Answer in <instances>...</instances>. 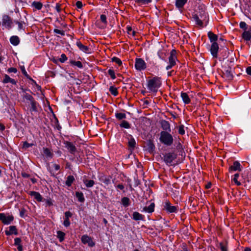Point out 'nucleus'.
<instances>
[{"label": "nucleus", "instance_id": "obj_46", "mask_svg": "<svg viewBox=\"0 0 251 251\" xmlns=\"http://www.w3.org/2000/svg\"><path fill=\"white\" fill-rule=\"evenodd\" d=\"M107 73H108V74L110 76L111 78L112 79H114L116 78V75H115V72L113 70H112L111 69H109L107 71Z\"/></svg>", "mask_w": 251, "mask_h": 251}, {"label": "nucleus", "instance_id": "obj_36", "mask_svg": "<svg viewBox=\"0 0 251 251\" xmlns=\"http://www.w3.org/2000/svg\"><path fill=\"white\" fill-rule=\"evenodd\" d=\"M121 201L125 207H127L129 205L130 200L127 197H124L122 199Z\"/></svg>", "mask_w": 251, "mask_h": 251}, {"label": "nucleus", "instance_id": "obj_45", "mask_svg": "<svg viewBox=\"0 0 251 251\" xmlns=\"http://www.w3.org/2000/svg\"><path fill=\"white\" fill-rule=\"evenodd\" d=\"M111 60L112 62L117 64L119 66H120L122 65V62L121 59L117 57H112Z\"/></svg>", "mask_w": 251, "mask_h": 251}, {"label": "nucleus", "instance_id": "obj_19", "mask_svg": "<svg viewBox=\"0 0 251 251\" xmlns=\"http://www.w3.org/2000/svg\"><path fill=\"white\" fill-rule=\"evenodd\" d=\"M28 194L31 196L34 197V198L38 201H42L43 198L39 192H35V191H29Z\"/></svg>", "mask_w": 251, "mask_h": 251}, {"label": "nucleus", "instance_id": "obj_34", "mask_svg": "<svg viewBox=\"0 0 251 251\" xmlns=\"http://www.w3.org/2000/svg\"><path fill=\"white\" fill-rule=\"evenodd\" d=\"M65 235V234L63 232L61 231H57V237L60 242H62L64 240Z\"/></svg>", "mask_w": 251, "mask_h": 251}, {"label": "nucleus", "instance_id": "obj_50", "mask_svg": "<svg viewBox=\"0 0 251 251\" xmlns=\"http://www.w3.org/2000/svg\"><path fill=\"white\" fill-rule=\"evenodd\" d=\"M244 175H246L247 176L246 181L248 182L251 181V172L247 171L245 172Z\"/></svg>", "mask_w": 251, "mask_h": 251}, {"label": "nucleus", "instance_id": "obj_23", "mask_svg": "<svg viewBox=\"0 0 251 251\" xmlns=\"http://www.w3.org/2000/svg\"><path fill=\"white\" fill-rule=\"evenodd\" d=\"M161 127L164 130L163 131H166L168 132H171V131L170 124L168 121H162L161 122Z\"/></svg>", "mask_w": 251, "mask_h": 251}, {"label": "nucleus", "instance_id": "obj_53", "mask_svg": "<svg viewBox=\"0 0 251 251\" xmlns=\"http://www.w3.org/2000/svg\"><path fill=\"white\" fill-rule=\"evenodd\" d=\"M70 224L71 223L69 219L64 218V221L63 222V225L64 226L68 227L70 226Z\"/></svg>", "mask_w": 251, "mask_h": 251}, {"label": "nucleus", "instance_id": "obj_32", "mask_svg": "<svg viewBox=\"0 0 251 251\" xmlns=\"http://www.w3.org/2000/svg\"><path fill=\"white\" fill-rule=\"evenodd\" d=\"M31 104V108L30 109L31 112H37V102L35 100H32L30 102Z\"/></svg>", "mask_w": 251, "mask_h": 251}, {"label": "nucleus", "instance_id": "obj_44", "mask_svg": "<svg viewBox=\"0 0 251 251\" xmlns=\"http://www.w3.org/2000/svg\"><path fill=\"white\" fill-rule=\"evenodd\" d=\"M22 72L23 74L29 80H31L33 81V80L30 77V76L27 74L24 66H22L21 67Z\"/></svg>", "mask_w": 251, "mask_h": 251}, {"label": "nucleus", "instance_id": "obj_57", "mask_svg": "<svg viewBox=\"0 0 251 251\" xmlns=\"http://www.w3.org/2000/svg\"><path fill=\"white\" fill-rule=\"evenodd\" d=\"M17 71H18L17 69L16 68H14V67L9 68L7 70V72L9 73H14L15 74L17 72Z\"/></svg>", "mask_w": 251, "mask_h": 251}, {"label": "nucleus", "instance_id": "obj_40", "mask_svg": "<svg viewBox=\"0 0 251 251\" xmlns=\"http://www.w3.org/2000/svg\"><path fill=\"white\" fill-rule=\"evenodd\" d=\"M239 177V174L238 173H236L234 175V177L233 178V180L234 183L237 185L240 186L241 185V182L240 181H238V178Z\"/></svg>", "mask_w": 251, "mask_h": 251}, {"label": "nucleus", "instance_id": "obj_29", "mask_svg": "<svg viewBox=\"0 0 251 251\" xmlns=\"http://www.w3.org/2000/svg\"><path fill=\"white\" fill-rule=\"evenodd\" d=\"M75 196L79 202H83L84 201L85 198L82 192H76Z\"/></svg>", "mask_w": 251, "mask_h": 251}, {"label": "nucleus", "instance_id": "obj_5", "mask_svg": "<svg viewBox=\"0 0 251 251\" xmlns=\"http://www.w3.org/2000/svg\"><path fill=\"white\" fill-rule=\"evenodd\" d=\"M14 219V216L12 215H6L4 213H0V221L4 225L11 224Z\"/></svg>", "mask_w": 251, "mask_h": 251}, {"label": "nucleus", "instance_id": "obj_22", "mask_svg": "<svg viewBox=\"0 0 251 251\" xmlns=\"http://www.w3.org/2000/svg\"><path fill=\"white\" fill-rule=\"evenodd\" d=\"M22 240L20 238L17 237L14 239V245L17 247V250L18 251H23V248L21 244Z\"/></svg>", "mask_w": 251, "mask_h": 251}, {"label": "nucleus", "instance_id": "obj_51", "mask_svg": "<svg viewBox=\"0 0 251 251\" xmlns=\"http://www.w3.org/2000/svg\"><path fill=\"white\" fill-rule=\"evenodd\" d=\"M24 97L26 100H29L30 102L34 100L33 97L27 93L25 95Z\"/></svg>", "mask_w": 251, "mask_h": 251}, {"label": "nucleus", "instance_id": "obj_39", "mask_svg": "<svg viewBox=\"0 0 251 251\" xmlns=\"http://www.w3.org/2000/svg\"><path fill=\"white\" fill-rule=\"evenodd\" d=\"M84 183L87 187H92L95 184V181L93 180H84Z\"/></svg>", "mask_w": 251, "mask_h": 251}, {"label": "nucleus", "instance_id": "obj_7", "mask_svg": "<svg viewBox=\"0 0 251 251\" xmlns=\"http://www.w3.org/2000/svg\"><path fill=\"white\" fill-rule=\"evenodd\" d=\"M163 206L164 209L169 213H176L178 208L177 206L171 205V203L168 201L165 202Z\"/></svg>", "mask_w": 251, "mask_h": 251}, {"label": "nucleus", "instance_id": "obj_42", "mask_svg": "<svg viewBox=\"0 0 251 251\" xmlns=\"http://www.w3.org/2000/svg\"><path fill=\"white\" fill-rule=\"evenodd\" d=\"M115 117L117 119L121 120L125 119L126 118V115L124 113H116L115 114Z\"/></svg>", "mask_w": 251, "mask_h": 251}, {"label": "nucleus", "instance_id": "obj_31", "mask_svg": "<svg viewBox=\"0 0 251 251\" xmlns=\"http://www.w3.org/2000/svg\"><path fill=\"white\" fill-rule=\"evenodd\" d=\"M75 180V178L73 176H69L67 177V180L66 181L65 184L68 186H71L73 183V182Z\"/></svg>", "mask_w": 251, "mask_h": 251}, {"label": "nucleus", "instance_id": "obj_58", "mask_svg": "<svg viewBox=\"0 0 251 251\" xmlns=\"http://www.w3.org/2000/svg\"><path fill=\"white\" fill-rule=\"evenodd\" d=\"M53 31L54 33L61 34L62 36L65 35V32L63 30H61L58 29H54Z\"/></svg>", "mask_w": 251, "mask_h": 251}, {"label": "nucleus", "instance_id": "obj_55", "mask_svg": "<svg viewBox=\"0 0 251 251\" xmlns=\"http://www.w3.org/2000/svg\"><path fill=\"white\" fill-rule=\"evenodd\" d=\"M100 21L104 24H107V18L105 15H101L100 17Z\"/></svg>", "mask_w": 251, "mask_h": 251}, {"label": "nucleus", "instance_id": "obj_17", "mask_svg": "<svg viewBox=\"0 0 251 251\" xmlns=\"http://www.w3.org/2000/svg\"><path fill=\"white\" fill-rule=\"evenodd\" d=\"M3 83H10L13 85H16L17 81L13 78H11L8 75L5 74L4 75V78L2 81Z\"/></svg>", "mask_w": 251, "mask_h": 251}, {"label": "nucleus", "instance_id": "obj_24", "mask_svg": "<svg viewBox=\"0 0 251 251\" xmlns=\"http://www.w3.org/2000/svg\"><path fill=\"white\" fill-rule=\"evenodd\" d=\"M193 18L196 22V24L201 27H203V22L205 20H201L198 16L193 15Z\"/></svg>", "mask_w": 251, "mask_h": 251}, {"label": "nucleus", "instance_id": "obj_30", "mask_svg": "<svg viewBox=\"0 0 251 251\" xmlns=\"http://www.w3.org/2000/svg\"><path fill=\"white\" fill-rule=\"evenodd\" d=\"M31 6L36 9L40 10L43 7V4L41 2L34 1L31 4Z\"/></svg>", "mask_w": 251, "mask_h": 251}, {"label": "nucleus", "instance_id": "obj_3", "mask_svg": "<svg viewBox=\"0 0 251 251\" xmlns=\"http://www.w3.org/2000/svg\"><path fill=\"white\" fill-rule=\"evenodd\" d=\"M169 65L166 67L167 70L171 69L176 65V60H177L176 51L175 50H173L170 52L169 57Z\"/></svg>", "mask_w": 251, "mask_h": 251}, {"label": "nucleus", "instance_id": "obj_35", "mask_svg": "<svg viewBox=\"0 0 251 251\" xmlns=\"http://www.w3.org/2000/svg\"><path fill=\"white\" fill-rule=\"evenodd\" d=\"M134 1L140 5H147L151 3L152 0H134Z\"/></svg>", "mask_w": 251, "mask_h": 251}, {"label": "nucleus", "instance_id": "obj_63", "mask_svg": "<svg viewBox=\"0 0 251 251\" xmlns=\"http://www.w3.org/2000/svg\"><path fill=\"white\" fill-rule=\"evenodd\" d=\"M25 209L24 208H22L20 210V215L21 217H24L25 214Z\"/></svg>", "mask_w": 251, "mask_h": 251}, {"label": "nucleus", "instance_id": "obj_15", "mask_svg": "<svg viewBox=\"0 0 251 251\" xmlns=\"http://www.w3.org/2000/svg\"><path fill=\"white\" fill-rule=\"evenodd\" d=\"M5 233L6 235L12 234L18 235V230L15 226H11L9 227V230H5Z\"/></svg>", "mask_w": 251, "mask_h": 251}, {"label": "nucleus", "instance_id": "obj_26", "mask_svg": "<svg viewBox=\"0 0 251 251\" xmlns=\"http://www.w3.org/2000/svg\"><path fill=\"white\" fill-rule=\"evenodd\" d=\"M208 37L212 43L217 42L218 40V36L211 31L208 32Z\"/></svg>", "mask_w": 251, "mask_h": 251}, {"label": "nucleus", "instance_id": "obj_60", "mask_svg": "<svg viewBox=\"0 0 251 251\" xmlns=\"http://www.w3.org/2000/svg\"><path fill=\"white\" fill-rule=\"evenodd\" d=\"M61 5L59 3L56 4L55 9L58 13L60 12V11H61Z\"/></svg>", "mask_w": 251, "mask_h": 251}, {"label": "nucleus", "instance_id": "obj_48", "mask_svg": "<svg viewBox=\"0 0 251 251\" xmlns=\"http://www.w3.org/2000/svg\"><path fill=\"white\" fill-rule=\"evenodd\" d=\"M127 32L128 34H131L132 36L135 35V31L132 30V27L130 26H127L126 27Z\"/></svg>", "mask_w": 251, "mask_h": 251}, {"label": "nucleus", "instance_id": "obj_21", "mask_svg": "<svg viewBox=\"0 0 251 251\" xmlns=\"http://www.w3.org/2000/svg\"><path fill=\"white\" fill-rule=\"evenodd\" d=\"M242 37L245 41H250L251 39V29L248 30H245L242 33Z\"/></svg>", "mask_w": 251, "mask_h": 251}, {"label": "nucleus", "instance_id": "obj_41", "mask_svg": "<svg viewBox=\"0 0 251 251\" xmlns=\"http://www.w3.org/2000/svg\"><path fill=\"white\" fill-rule=\"evenodd\" d=\"M70 63L72 65L75 66L79 68H82L83 67L82 63L79 61L72 60L71 61Z\"/></svg>", "mask_w": 251, "mask_h": 251}, {"label": "nucleus", "instance_id": "obj_56", "mask_svg": "<svg viewBox=\"0 0 251 251\" xmlns=\"http://www.w3.org/2000/svg\"><path fill=\"white\" fill-rule=\"evenodd\" d=\"M135 144H136V143H135V140L134 139H131L129 142H128V146L130 147H131V148H134L135 146Z\"/></svg>", "mask_w": 251, "mask_h": 251}, {"label": "nucleus", "instance_id": "obj_10", "mask_svg": "<svg viewBox=\"0 0 251 251\" xmlns=\"http://www.w3.org/2000/svg\"><path fill=\"white\" fill-rule=\"evenodd\" d=\"M199 10L194 15L198 16L201 20H206L208 16L207 13L205 12L204 8H203L201 6H199Z\"/></svg>", "mask_w": 251, "mask_h": 251}, {"label": "nucleus", "instance_id": "obj_6", "mask_svg": "<svg viewBox=\"0 0 251 251\" xmlns=\"http://www.w3.org/2000/svg\"><path fill=\"white\" fill-rule=\"evenodd\" d=\"M135 67L138 71L144 70L146 68V63L142 58H136Z\"/></svg>", "mask_w": 251, "mask_h": 251}, {"label": "nucleus", "instance_id": "obj_54", "mask_svg": "<svg viewBox=\"0 0 251 251\" xmlns=\"http://www.w3.org/2000/svg\"><path fill=\"white\" fill-rule=\"evenodd\" d=\"M240 27L245 30L247 28V25L245 22H241L239 24Z\"/></svg>", "mask_w": 251, "mask_h": 251}, {"label": "nucleus", "instance_id": "obj_47", "mask_svg": "<svg viewBox=\"0 0 251 251\" xmlns=\"http://www.w3.org/2000/svg\"><path fill=\"white\" fill-rule=\"evenodd\" d=\"M178 133L181 135L185 134L184 126L182 125L178 126Z\"/></svg>", "mask_w": 251, "mask_h": 251}, {"label": "nucleus", "instance_id": "obj_16", "mask_svg": "<svg viewBox=\"0 0 251 251\" xmlns=\"http://www.w3.org/2000/svg\"><path fill=\"white\" fill-rule=\"evenodd\" d=\"M155 204L153 202L151 203L149 206L143 207L142 212L152 213L154 211Z\"/></svg>", "mask_w": 251, "mask_h": 251}, {"label": "nucleus", "instance_id": "obj_2", "mask_svg": "<svg viewBox=\"0 0 251 251\" xmlns=\"http://www.w3.org/2000/svg\"><path fill=\"white\" fill-rule=\"evenodd\" d=\"M170 132L162 131L160 133L159 141L166 146H171L174 143V138Z\"/></svg>", "mask_w": 251, "mask_h": 251}, {"label": "nucleus", "instance_id": "obj_18", "mask_svg": "<svg viewBox=\"0 0 251 251\" xmlns=\"http://www.w3.org/2000/svg\"><path fill=\"white\" fill-rule=\"evenodd\" d=\"M145 216L138 212H134L132 214V219L135 221H143Z\"/></svg>", "mask_w": 251, "mask_h": 251}, {"label": "nucleus", "instance_id": "obj_1", "mask_svg": "<svg viewBox=\"0 0 251 251\" xmlns=\"http://www.w3.org/2000/svg\"><path fill=\"white\" fill-rule=\"evenodd\" d=\"M162 85L161 78L158 76L153 77L149 80L147 83V87L149 92L155 94Z\"/></svg>", "mask_w": 251, "mask_h": 251}, {"label": "nucleus", "instance_id": "obj_27", "mask_svg": "<svg viewBox=\"0 0 251 251\" xmlns=\"http://www.w3.org/2000/svg\"><path fill=\"white\" fill-rule=\"evenodd\" d=\"M10 42L13 46H17L20 43V39L17 36H12L10 38Z\"/></svg>", "mask_w": 251, "mask_h": 251}, {"label": "nucleus", "instance_id": "obj_37", "mask_svg": "<svg viewBox=\"0 0 251 251\" xmlns=\"http://www.w3.org/2000/svg\"><path fill=\"white\" fill-rule=\"evenodd\" d=\"M109 91L111 94L114 96H117L118 94V92L117 88L113 86H111L109 87Z\"/></svg>", "mask_w": 251, "mask_h": 251}, {"label": "nucleus", "instance_id": "obj_64", "mask_svg": "<svg viewBox=\"0 0 251 251\" xmlns=\"http://www.w3.org/2000/svg\"><path fill=\"white\" fill-rule=\"evenodd\" d=\"M246 72L248 75H251V66L247 68Z\"/></svg>", "mask_w": 251, "mask_h": 251}, {"label": "nucleus", "instance_id": "obj_61", "mask_svg": "<svg viewBox=\"0 0 251 251\" xmlns=\"http://www.w3.org/2000/svg\"><path fill=\"white\" fill-rule=\"evenodd\" d=\"M78 8H81L83 6V4L81 1H77L75 4Z\"/></svg>", "mask_w": 251, "mask_h": 251}, {"label": "nucleus", "instance_id": "obj_25", "mask_svg": "<svg viewBox=\"0 0 251 251\" xmlns=\"http://www.w3.org/2000/svg\"><path fill=\"white\" fill-rule=\"evenodd\" d=\"M223 75L224 77H225L228 80H232L233 77L230 69L225 70V71L223 73Z\"/></svg>", "mask_w": 251, "mask_h": 251}, {"label": "nucleus", "instance_id": "obj_28", "mask_svg": "<svg viewBox=\"0 0 251 251\" xmlns=\"http://www.w3.org/2000/svg\"><path fill=\"white\" fill-rule=\"evenodd\" d=\"M188 0H176V6L180 9L183 7L184 5L187 3Z\"/></svg>", "mask_w": 251, "mask_h": 251}, {"label": "nucleus", "instance_id": "obj_11", "mask_svg": "<svg viewBox=\"0 0 251 251\" xmlns=\"http://www.w3.org/2000/svg\"><path fill=\"white\" fill-rule=\"evenodd\" d=\"M64 144L65 145V147L71 153L74 154L76 151V148L72 142L66 141L64 142Z\"/></svg>", "mask_w": 251, "mask_h": 251}, {"label": "nucleus", "instance_id": "obj_13", "mask_svg": "<svg viewBox=\"0 0 251 251\" xmlns=\"http://www.w3.org/2000/svg\"><path fill=\"white\" fill-rule=\"evenodd\" d=\"M241 168L242 166L240 163L238 161H235L233 162V164L229 167L228 170L229 172L236 171H240Z\"/></svg>", "mask_w": 251, "mask_h": 251}, {"label": "nucleus", "instance_id": "obj_62", "mask_svg": "<svg viewBox=\"0 0 251 251\" xmlns=\"http://www.w3.org/2000/svg\"><path fill=\"white\" fill-rule=\"evenodd\" d=\"M46 206H50L52 205L53 203L50 199H48L46 200Z\"/></svg>", "mask_w": 251, "mask_h": 251}, {"label": "nucleus", "instance_id": "obj_38", "mask_svg": "<svg viewBox=\"0 0 251 251\" xmlns=\"http://www.w3.org/2000/svg\"><path fill=\"white\" fill-rule=\"evenodd\" d=\"M121 127L128 129L130 128V125L129 123L126 121H123L120 125Z\"/></svg>", "mask_w": 251, "mask_h": 251}, {"label": "nucleus", "instance_id": "obj_59", "mask_svg": "<svg viewBox=\"0 0 251 251\" xmlns=\"http://www.w3.org/2000/svg\"><path fill=\"white\" fill-rule=\"evenodd\" d=\"M65 218L70 219V218L72 217L73 216V214L69 211H66L64 213Z\"/></svg>", "mask_w": 251, "mask_h": 251}, {"label": "nucleus", "instance_id": "obj_43", "mask_svg": "<svg viewBox=\"0 0 251 251\" xmlns=\"http://www.w3.org/2000/svg\"><path fill=\"white\" fill-rule=\"evenodd\" d=\"M219 246L221 251H228L226 243H220Z\"/></svg>", "mask_w": 251, "mask_h": 251}, {"label": "nucleus", "instance_id": "obj_49", "mask_svg": "<svg viewBox=\"0 0 251 251\" xmlns=\"http://www.w3.org/2000/svg\"><path fill=\"white\" fill-rule=\"evenodd\" d=\"M33 146H34V144L28 143L27 142L25 141L23 142V148L25 149H27L29 147H32Z\"/></svg>", "mask_w": 251, "mask_h": 251}, {"label": "nucleus", "instance_id": "obj_9", "mask_svg": "<svg viewBox=\"0 0 251 251\" xmlns=\"http://www.w3.org/2000/svg\"><path fill=\"white\" fill-rule=\"evenodd\" d=\"M219 49V45L217 42L212 43L210 50L213 57H217Z\"/></svg>", "mask_w": 251, "mask_h": 251}, {"label": "nucleus", "instance_id": "obj_8", "mask_svg": "<svg viewBox=\"0 0 251 251\" xmlns=\"http://www.w3.org/2000/svg\"><path fill=\"white\" fill-rule=\"evenodd\" d=\"M81 240L84 244H88L90 247H93L95 245V243L93 241L92 238L87 235H83Z\"/></svg>", "mask_w": 251, "mask_h": 251}, {"label": "nucleus", "instance_id": "obj_20", "mask_svg": "<svg viewBox=\"0 0 251 251\" xmlns=\"http://www.w3.org/2000/svg\"><path fill=\"white\" fill-rule=\"evenodd\" d=\"M180 96L185 104H188L191 102V100L186 93L182 92Z\"/></svg>", "mask_w": 251, "mask_h": 251}, {"label": "nucleus", "instance_id": "obj_33", "mask_svg": "<svg viewBox=\"0 0 251 251\" xmlns=\"http://www.w3.org/2000/svg\"><path fill=\"white\" fill-rule=\"evenodd\" d=\"M43 152H44V153L45 154V155L47 157H49L51 158L53 156V153L51 151L50 149H49L48 148H43Z\"/></svg>", "mask_w": 251, "mask_h": 251}, {"label": "nucleus", "instance_id": "obj_4", "mask_svg": "<svg viewBox=\"0 0 251 251\" xmlns=\"http://www.w3.org/2000/svg\"><path fill=\"white\" fill-rule=\"evenodd\" d=\"M176 154L174 152H168L164 155L163 160L165 163L168 166L172 165L173 161L176 159Z\"/></svg>", "mask_w": 251, "mask_h": 251}, {"label": "nucleus", "instance_id": "obj_12", "mask_svg": "<svg viewBox=\"0 0 251 251\" xmlns=\"http://www.w3.org/2000/svg\"><path fill=\"white\" fill-rule=\"evenodd\" d=\"M12 22L10 17L8 15H4L2 17V25L8 28H11Z\"/></svg>", "mask_w": 251, "mask_h": 251}, {"label": "nucleus", "instance_id": "obj_52", "mask_svg": "<svg viewBox=\"0 0 251 251\" xmlns=\"http://www.w3.org/2000/svg\"><path fill=\"white\" fill-rule=\"evenodd\" d=\"M68 58L66 55L63 53L61 55L60 58H59V61L61 63H64L67 60Z\"/></svg>", "mask_w": 251, "mask_h": 251}, {"label": "nucleus", "instance_id": "obj_14", "mask_svg": "<svg viewBox=\"0 0 251 251\" xmlns=\"http://www.w3.org/2000/svg\"><path fill=\"white\" fill-rule=\"evenodd\" d=\"M76 45L78 49L86 53H90L91 52L90 49L88 47L83 45L79 41L76 42Z\"/></svg>", "mask_w": 251, "mask_h": 251}]
</instances>
